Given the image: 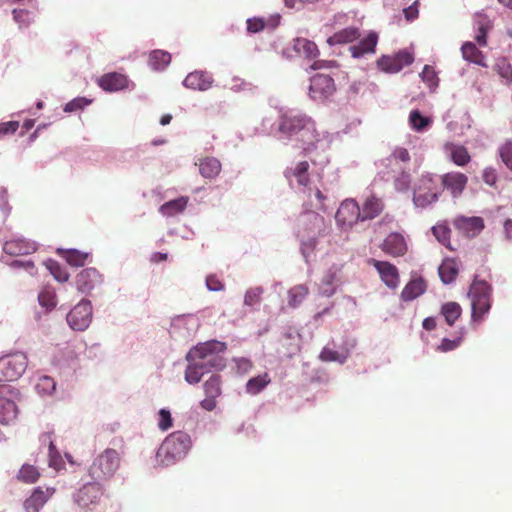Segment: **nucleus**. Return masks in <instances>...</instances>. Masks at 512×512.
Returning <instances> with one entry per match:
<instances>
[{
	"mask_svg": "<svg viewBox=\"0 0 512 512\" xmlns=\"http://www.w3.org/2000/svg\"><path fill=\"white\" fill-rule=\"evenodd\" d=\"M275 136L284 144H293L301 148L313 164L325 166L329 163L327 155H317L325 152L332 142L329 132L316 131L314 121L306 114L296 110L282 112L276 122Z\"/></svg>",
	"mask_w": 512,
	"mask_h": 512,
	"instance_id": "nucleus-1",
	"label": "nucleus"
},
{
	"mask_svg": "<svg viewBox=\"0 0 512 512\" xmlns=\"http://www.w3.org/2000/svg\"><path fill=\"white\" fill-rule=\"evenodd\" d=\"M227 350V343L216 339L198 343L186 354L188 362L184 372V379L190 385L198 384L205 374L222 371L226 367L223 354Z\"/></svg>",
	"mask_w": 512,
	"mask_h": 512,
	"instance_id": "nucleus-2",
	"label": "nucleus"
},
{
	"mask_svg": "<svg viewBox=\"0 0 512 512\" xmlns=\"http://www.w3.org/2000/svg\"><path fill=\"white\" fill-rule=\"evenodd\" d=\"M379 34L375 30H369L362 36L357 26H347L334 32L326 40L334 54H343L344 48L353 59H363L376 52Z\"/></svg>",
	"mask_w": 512,
	"mask_h": 512,
	"instance_id": "nucleus-3",
	"label": "nucleus"
},
{
	"mask_svg": "<svg viewBox=\"0 0 512 512\" xmlns=\"http://www.w3.org/2000/svg\"><path fill=\"white\" fill-rule=\"evenodd\" d=\"M192 447L188 433L175 431L168 435L157 450L156 458L160 465L169 467L184 459Z\"/></svg>",
	"mask_w": 512,
	"mask_h": 512,
	"instance_id": "nucleus-4",
	"label": "nucleus"
},
{
	"mask_svg": "<svg viewBox=\"0 0 512 512\" xmlns=\"http://www.w3.org/2000/svg\"><path fill=\"white\" fill-rule=\"evenodd\" d=\"M121 458L119 453L112 448H106L95 455L88 467V475L92 480L105 482L111 480L120 467Z\"/></svg>",
	"mask_w": 512,
	"mask_h": 512,
	"instance_id": "nucleus-5",
	"label": "nucleus"
},
{
	"mask_svg": "<svg viewBox=\"0 0 512 512\" xmlns=\"http://www.w3.org/2000/svg\"><path fill=\"white\" fill-rule=\"evenodd\" d=\"M492 285L479 279L477 275L469 287L468 297L471 299V320L481 321L492 307Z\"/></svg>",
	"mask_w": 512,
	"mask_h": 512,
	"instance_id": "nucleus-6",
	"label": "nucleus"
},
{
	"mask_svg": "<svg viewBox=\"0 0 512 512\" xmlns=\"http://www.w3.org/2000/svg\"><path fill=\"white\" fill-rule=\"evenodd\" d=\"M442 193L440 176L427 173L423 175L413 191V203L416 208L425 209L437 202Z\"/></svg>",
	"mask_w": 512,
	"mask_h": 512,
	"instance_id": "nucleus-7",
	"label": "nucleus"
},
{
	"mask_svg": "<svg viewBox=\"0 0 512 512\" xmlns=\"http://www.w3.org/2000/svg\"><path fill=\"white\" fill-rule=\"evenodd\" d=\"M200 327V320L194 314H182L172 318L169 334L177 342L187 343L194 338Z\"/></svg>",
	"mask_w": 512,
	"mask_h": 512,
	"instance_id": "nucleus-8",
	"label": "nucleus"
},
{
	"mask_svg": "<svg viewBox=\"0 0 512 512\" xmlns=\"http://www.w3.org/2000/svg\"><path fill=\"white\" fill-rule=\"evenodd\" d=\"M28 357L17 351L0 357V379L5 382L18 380L27 370Z\"/></svg>",
	"mask_w": 512,
	"mask_h": 512,
	"instance_id": "nucleus-9",
	"label": "nucleus"
},
{
	"mask_svg": "<svg viewBox=\"0 0 512 512\" xmlns=\"http://www.w3.org/2000/svg\"><path fill=\"white\" fill-rule=\"evenodd\" d=\"M18 389L10 384L0 385V424L12 423L18 414L16 400L20 398Z\"/></svg>",
	"mask_w": 512,
	"mask_h": 512,
	"instance_id": "nucleus-10",
	"label": "nucleus"
},
{
	"mask_svg": "<svg viewBox=\"0 0 512 512\" xmlns=\"http://www.w3.org/2000/svg\"><path fill=\"white\" fill-rule=\"evenodd\" d=\"M336 92V85L334 79L324 73H317L310 78L308 87L309 98L317 103H325Z\"/></svg>",
	"mask_w": 512,
	"mask_h": 512,
	"instance_id": "nucleus-11",
	"label": "nucleus"
},
{
	"mask_svg": "<svg viewBox=\"0 0 512 512\" xmlns=\"http://www.w3.org/2000/svg\"><path fill=\"white\" fill-rule=\"evenodd\" d=\"M93 309L89 299H81L67 314L68 326L76 332L87 330L92 322Z\"/></svg>",
	"mask_w": 512,
	"mask_h": 512,
	"instance_id": "nucleus-12",
	"label": "nucleus"
},
{
	"mask_svg": "<svg viewBox=\"0 0 512 512\" xmlns=\"http://www.w3.org/2000/svg\"><path fill=\"white\" fill-rule=\"evenodd\" d=\"M104 490L103 484L91 479L73 492L72 500L80 508H89L98 504Z\"/></svg>",
	"mask_w": 512,
	"mask_h": 512,
	"instance_id": "nucleus-13",
	"label": "nucleus"
},
{
	"mask_svg": "<svg viewBox=\"0 0 512 512\" xmlns=\"http://www.w3.org/2000/svg\"><path fill=\"white\" fill-rule=\"evenodd\" d=\"M298 237L305 235L317 239L326 232L325 219L314 211H308L300 215Z\"/></svg>",
	"mask_w": 512,
	"mask_h": 512,
	"instance_id": "nucleus-14",
	"label": "nucleus"
},
{
	"mask_svg": "<svg viewBox=\"0 0 512 512\" xmlns=\"http://www.w3.org/2000/svg\"><path fill=\"white\" fill-rule=\"evenodd\" d=\"M318 55L319 50L315 42L302 37L293 39L291 45L282 50V56L286 59L299 57L312 60Z\"/></svg>",
	"mask_w": 512,
	"mask_h": 512,
	"instance_id": "nucleus-15",
	"label": "nucleus"
},
{
	"mask_svg": "<svg viewBox=\"0 0 512 512\" xmlns=\"http://www.w3.org/2000/svg\"><path fill=\"white\" fill-rule=\"evenodd\" d=\"M414 61L413 54L407 49L399 50L393 56L382 55L377 60V67L386 73H398L405 66H409Z\"/></svg>",
	"mask_w": 512,
	"mask_h": 512,
	"instance_id": "nucleus-16",
	"label": "nucleus"
},
{
	"mask_svg": "<svg viewBox=\"0 0 512 512\" xmlns=\"http://www.w3.org/2000/svg\"><path fill=\"white\" fill-rule=\"evenodd\" d=\"M335 220L342 229L350 228L361 221V211L358 203L354 199L344 200L335 214Z\"/></svg>",
	"mask_w": 512,
	"mask_h": 512,
	"instance_id": "nucleus-17",
	"label": "nucleus"
},
{
	"mask_svg": "<svg viewBox=\"0 0 512 512\" xmlns=\"http://www.w3.org/2000/svg\"><path fill=\"white\" fill-rule=\"evenodd\" d=\"M103 282V275L94 267L82 269L75 277L77 291L85 295H90Z\"/></svg>",
	"mask_w": 512,
	"mask_h": 512,
	"instance_id": "nucleus-18",
	"label": "nucleus"
},
{
	"mask_svg": "<svg viewBox=\"0 0 512 512\" xmlns=\"http://www.w3.org/2000/svg\"><path fill=\"white\" fill-rule=\"evenodd\" d=\"M4 253L10 256L29 255L37 250L35 242L21 235H12L9 239H1Z\"/></svg>",
	"mask_w": 512,
	"mask_h": 512,
	"instance_id": "nucleus-19",
	"label": "nucleus"
},
{
	"mask_svg": "<svg viewBox=\"0 0 512 512\" xmlns=\"http://www.w3.org/2000/svg\"><path fill=\"white\" fill-rule=\"evenodd\" d=\"M369 263L376 269L381 281L389 289L395 290L399 286V271L394 264L376 259H370Z\"/></svg>",
	"mask_w": 512,
	"mask_h": 512,
	"instance_id": "nucleus-20",
	"label": "nucleus"
},
{
	"mask_svg": "<svg viewBox=\"0 0 512 512\" xmlns=\"http://www.w3.org/2000/svg\"><path fill=\"white\" fill-rule=\"evenodd\" d=\"M454 227L465 237L472 239L477 237L485 228L484 219L480 216H458L454 222Z\"/></svg>",
	"mask_w": 512,
	"mask_h": 512,
	"instance_id": "nucleus-21",
	"label": "nucleus"
},
{
	"mask_svg": "<svg viewBox=\"0 0 512 512\" xmlns=\"http://www.w3.org/2000/svg\"><path fill=\"white\" fill-rule=\"evenodd\" d=\"M97 83L100 88L107 92H118L125 89H134L135 85L129 80V78L118 72H110L102 75Z\"/></svg>",
	"mask_w": 512,
	"mask_h": 512,
	"instance_id": "nucleus-22",
	"label": "nucleus"
},
{
	"mask_svg": "<svg viewBox=\"0 0 512 512\" xmlns=\"http://www.w3.org/2000/svg\"><path fill=\"white\" fill-rule=\"evenodd\" d=\"M55 488L38 486L33 489L31 495L25 499L23 507L25 512H40L46 502L52 497Z\"/></svg>",
	"mask_w": 512,
	"mask_h": 512,
	"instance_id": "nucleus-23",
	"label": "nucleus"
},
{
	"mask_svg": "<svg viewBox=\"0 0 512 512\" xmlns=\"http://www.w3.org/2000/svg\"><path fill=\"white\" fill-rule=\"evenodd\" d=\"M342 265L333 264L324 274L319 287V293L322 296L330 297L335 294L337 287L341 283L340 273Z\"/></svg>",
	"mask_w": 512,
	"mask_h": 512,
	"instance_id": "nucleus-24",
	"label": "nucleus"
},
{
	"mask_svg": "<svg viewBox=\"0 0 512 512\" xmlns=\"http://www.w3.org/2000/svg\"><path fill=\"white\" fill-rule=\"evenodd\" d=\"M308 170V161H300L294 167H288L284 171V176L291 187L304 188L309 182Z\"/></svg>",
	"mask_w": 512,
	"mask_h": 512,
	"instance_id": "nucleus-25",
	"label": "nucleus"
},
{
	"mask_svg": "<svg viewBox=\"0 0 512 512\" xmlns=\"http://www.w3.org/2000/svg\"><path fill=\"white\" fill-rule=\"evenodd\" d=\"M213 82L214 79L210 72L195 70L185 77L183 85L192 90L207 91L212 87Z\"/></svg>",
	"mask_w": 512,
	"mask_h": 512,
	"instance_id": "nucleus-26",
	"label": "nucleus"
},
{
	"mask_svg": "<svg viewBox=\"0 0 512 512\" xmlns=\"http://www.w3.org/2000/svg\"><path fill=\"white\" fill-rule=\"evenodd\" d=\"M381 249L392 257H399L407 252V243L402 234L392 232L384 239Z\"/></svg>",
	"mask_w": 512,
	"mask_h": 512,
	"instance_id": "nucleus-27",
	"label": "nucleus"
},
{
	"mask_svg": "<svg viewBox=\"0 0 512 512\" xmlns=\"http://www.w3.org/2000/svg\"><path fill=\"white\" fill-rule=\"evenodd\" d=\"M467 180V176L463 173H447L440 177V185L442 190L446 188L451 191L453 197H458L462 194L467 184Z\"/></svg>",
	"mask_w": 512,
	"mask_h": 512,
	"instance_id": "nucleus-28",
	"label": "nucleus"
},
{
	"mask_svg": "<svg viewBox=\"0 0 512 512\" xmlns=\"http://www.w3.org/2000/svg\"><path fill=\"white\" fill-rule=\"evenodd\" d=\"M426 290V281L422 277L414 278L404 286L400 298L404 302H410L423 295Z\"/></svg>",
	"mask_w": 512,
	"mask_h": 512,
	"instance_id": "nucleus-29",
	"label": "nucleus"
},
{
	"mask_svg": "<svg viewBox=\"0 0 512 512\" xmlns=\"http://www.w3.org/2000/svg\"><path fill=\"white\" fill-rule=\"evenodd\" d=\"M198 166L200 175L208 180L217 178L222 170L221 162L213 156L200 158Z\"/></svg>",
	"mask_w": 512,
	"mask_h": 512,
	"instance_id": "nucleus-30",
	"label": "nucleus"
},
{
	"mask_svg": "<svg viewBox=\"0 0 512 512\" xmlns=\"http://www.w3.org/2000/svg\"><path fill=\"white\" fill-rule=\"evenodd\" d=\"M355 345V340H352L351 343L346 344L345 351L342 352L324 347L320 352L319 358L324 362H337L339 364H344L348 359L350 351L355 347Z\"/></svg>",
	"mask_w": 512,
	"mask_h": 512,
	"instance_id": "nucleus-31",
	"label": "nucleus"
},
{
	"mask_svg": "<svg viewBox=\"0 0 512 512\" xmlns=\"http://www.w3.org/2000/svg\"><path fill=\"white\" fill-rule=\"evenodd\" d=\"M189 198L180 196L176 199L169 200L159 207V212L165 217H173L181 214L187 207Z\"/></svg>",
	"mask_w": 512,
	"mask_h": 512,
	"instance_id": "nucleus-32",
	"label": "nucleus"
},
{
	"mask_svg": "<svg viewBox=\"0 0 512 512\" xmlns=\"http://www.w3.org/2000/svg\"><path fill=\"white\" fill-rule=\"evenodd\" d=\"M40 441L43 445H48L49 467L59 470L62 465V458L54 444V441L52 440V435L50 433H44L41 435Z\"/></svg>",
	"mask_w": 512,
	"mask_h": 512,
	"instance_id": "nucleus-33",
	"label": "nucleus"
},
{
	"mask_svg": "<svg viewBox=\"0 0 512 512\" xmlns=\"http://www.w3.org/2000/svg\"><path fill=\"white\" fill-rule=\"evenodd\" d=\"M461 52H462L463 58L466 61L471 62L476 65H479V66H482V67H486L485 56L476 47L475 43L470 42V41L463 43L462 47H461Z\"/></svg>",
	"mask_w": 512,
	"mask_h": 512,
	"instance_id": "nucleus-34",
	"label": "nucleus"
},
{
	"mask_svg": "<svg viewBox=\"0 0 512 512\" xmlns=\"http://www.w3.org/2000/svg\"><path fill=\"white\" fill-rule=\"evenodd\" d=\"M383 209V205L380 199L371 196L366 199L363 204L361 211V221L373 219L377 217Z\"/></svg>",
	"mask_w": 512,
	"mask_h": 512,
	"instance_id": "nucleus-35",
	"label": "nucleus"
},
{
	"mask_svg": "<svg viewBox=\"0 0 512 512\" xmlns=\"http://www.w3.org/2000/svg\"><path fill=\"white\" fill-rule=\"evenodd\" d=\"M57 383L51 376L41 375L35 384V390L41 397H51L56 392Z\"/></svg>",
	"mask_w": 512,
	"mask_h": 512,
	"instance_id": "nucleus-36",
	"label": "nucleus"
},
{
	"mask_svg": "<svg viewBox=\"0 0 512 512\" xmlns=\"http://www.w3.org/2000/svg\"><path fill=\"white\" fill-rule=\"evenodd\" d=\"M462 308L457 302H446L441 306L440 314L444 317L449 326H453L461 316Z\"/></svg>",
	"mask_w": 512,
	"mask_h": 512,
	"instance_id": "nucleus-37",
	"label": "nucleus"
},
{
	"mask_svg": "<svg viewBox=\"0 0 512 512\" xmlns=\"http://www.w3.org/2000/svg\"><path fill=\"white\" fill-rule=\"evenodd\" d=\"M271 382L268 373H263L250 378L246 383V392L250 395H257L262 392Z\"/></svg>",
	"mask_w": 512,
	"mask_h": 512,
	"instance_id": "nucleus-38",
	"label": "nucleus"
},
{
	"mask_svg": "<svg viewBox=\"0 0 512 512\" xmlns=\"http://www.w3.org/2000/svg\"><path fill=\"white\" fill-rule=\"evenodd\" d=\"M458 267L454 261H444L438 268V274L443 284L453 283L458 275Z\"/></svg>",
	"mask_w": 512,
	"mask_h": 512,
	"instance_id": "nucleus-39",
	"label": "nucleus"
},
{
	"mask_svg": "<svg viewBox=\"0 0 512 512\" xmlns=\"http://www.w3.org/2000/svg\"><path fill=\"white\" fill-rule=\"evenodd\" d=\"M171 61L170 53L163 50H153L149 55L148 64L153 70H164Z\"/></svg>",
	"mask_w": 512,
	"mask_h": 512,
	"instance_id": "nucleus-40",
	"label": "nucleus"
},
{
	"mask_svg": "<svg viewBox=\"0 0 512 512\" xmlns=\"http://www.w3.org/2000/svg\"><path fill=\"white\" fill-rule=\"evenodd\" d=\"M409 123L413 130L424 132L428 130L432 121L429 117L424 116L418 109H414L410 112Z\"/></svg>",
	"mask_w": 512,
	"mask_h": 512,
	"instance_id": "nucleus-41",
	"label": "nucleus"
},
{
	"mask_svg": "<svg viewBox=\"0 0 512 512\" xmlns=\"http://www.w3.org/2000/svg\"><path fill=\"white\" fill-rule=\"evenodd\" d=\"M431 232L437 241L450 250H454L450 243L451 229L445 223H438L431 227Z\"/></svg>",
	"mask_w": 512,
	"mask_h": 512,
	"instance_id": "nucleus-42",
	"label": "nucleus"
},
{
	"mask_svg": "<svg viewBox=\"0 0 512 512\" xmlns=\"http://www.w3.org/2000/svg\"><path fill=\"white\" fill-rule=\"evenodd\" d=\"M58 253H64L63 257L67 263L75 267L84 266L90 255L89 253H84L77 249H68L65 251L63 249H58Z\"/></svg>",
	"mask_w": 512,
	"mask_h": 512,
	"instance_id": "nucleus-43",
	"label": "nucleus"
},
{
	"mask_svg": "<svg viewBox=\"0 0 512 512\" xmlns=\"http://www.w3.org/2000/svg\"><path fill=\"white\" fill-rule=\"evenodd\" d=\"M45 266L56 281L60 283L68 281L69 273L58 261L48 259L45 261Z\"/></svg>",
	"mask_w": 512,
	"mask_h": 512,
	"instance_id": "nucleus-44",
	"label": "nucleus"
},
{
	"mask_svg": "<svg viewBox=\"0 0 512 512\" xmlns=\"http://www.w3.org/2000/svg\"><path fill=\"white\" fill-rule=\"evenodd\" d=\"M308 290L303 285H297L288 291V305L290 307H298L306 298Z\"/></svg>",
	"mask_w": 512,
	"mask_h": 512,
	"instance_id": "nucleus-45",
	"label": "nucleus"
},
{
	"mask_svg": "<svg viewBox=\"0 0 512 512\" xmlns=\"http://www.w3.org/2000/svg\"><path fill=\"white\" fill-rule=\"evenodd\" d=\"M40 476L39 471L33 465L23 464L17 474V479L28 484L35 483Z\"/></svg>",
	"mask_w": 512,
	"mask_h": 512,
	"instance_id": "nucleus-46",
	"label": "nucleus"
},
{
	"mask_svg": "<svg viewBox=\"0 0 512 512\" xmlns=\"http://www.w3.org/2000/svg\"><path fill=\"white\" fill-rule=\"evenodd\" d=\"M38 303L46 312L52 311L57 304L55 292L51 289H43L38 294Z\"/></svg>",
	"mask_w": 512,
	"mask_h": 512,
	"instance_id": "nucleus-47",
	"label": "nucleus"
},
{
	"mask_svg": "<svg viewBox=\"0 0 512 512\" xmlns=\"http://www.w3.org/2000/svg\"><path fill=\"white\" fill-rule=\"evenodd\" d=\"M13 20L19 25L20 28L28 27L35 17L33 11L27 9H13L12 10Z\"/></svg>",
	"mask_w": 512,
	"mask_h": 512,
	"instance_id": "nucleus-48",
	"label": "nucleus"
},
{
	"mask_svg": "<svg viewBox=\"0 0 512 512\" xmlns=\"http://www.w3.org/2000/svg\"><path fill=\"white\" fill-rule=\"evenodd\" d=\"M264 293V288L262 286L251 287L246 290L244 294V306L252 307L254 305H259L262 299V295Z\"/></svg>",
	"mask_w": 512,
	"mask_h": 512,
	"instance_id": "nucleus-49",
	"label": "nucleus"
},
{
	"mask_svg": "<svg viewBox=\"0 0 512 512\" xmlns=\"http://www.w3.org/2000/svg\"><path fill=\"white\" fill-rule=\"evenodd\" d=\"M221 377L218 374H212L204 383V391L206 396L217 398L221 394Z\"/></svg>",
	"mask_w": 512,
	"mask_h": 512,
	"instance_id": "nucleus-50",
	"label": "nucleus"
},
{
	"mask_svg": "<svg viewBox=\"0 0 512 512\" xmlns=\"http://www.w3.org/2000/svg\"><path fill=\"white\" fill-rule=\"evenodd\" d=\"M300 240V251L306 263L309 262V258L313 253L316 245L317 239L306 237L305 235H301L299 237Z\"/></svg>",
	"mask_w": 512,
	"mask_h": 512,
	"instance_id": "nucleus-51",
	"label": "nucleus"
},
{
	"mask_svg": "<svg viewBox=\"0 0 512 512\" xmlns=\"http://www.w3.org/2000/svg\"><path fill=\"white\" fill-rule=\"evenodd\" d=\"M451 160L458 166H464L470 161V155L464 146H453L451 149Z\"/></svg>",
	"mask_w": 512,
	"mask_h": 512,
	"instance_id": "nucleus-52",
	"label": "nucleus"
},
{
	"mask_svg": "<svg viewBox=\"0 0 512 512\" xmlns=\"http://www.w3.org/2000/svg\"><path fill=\"white\" fill-rule=\"evenodd\" d=\"M173 417L168 408H161L157 413V426L161 431H167L173 427Z\"/></svg>",
	"mask_w": 512,
	"mask_h": 512,
	"instance_id": "nucleus-53",
	"label": "nucleus"
},
{
	"mask_svg": "<svg viewBox=\"0 0 512 512\" xmlns=\"http://www.w3.org/2000/svg\"><path fill=\"white\" fill-rule=\"evenodd\" d=\"M498 155L504 165L512 171V142L506 141L498 148Z\"/></svg>",
	"mask_w": 512,
	"mask_h": 512,
	"instance_id": "nucleus-54",
	"label": "nucleus"
},
{
	"mask_svg": "<svg viewBox=\"0 0 512 512\" xmlns=\"http://www.w3.org/2000/svg\"><path fill=\"white\" fill-rule=\"evenodd\" d=\"M92 102L91 99L86 97H76L65 104L64 106V112L66 113H72L79 110H83L85 107L90 105Z\"/></svg>",
	"mask_w": 512,
	"mask_h": 512,
	"instance_id": "nucleus-55",
	"label": "nucleus"
},
{
	"mask_svg": "<svg viewBox=\"0 0 512 512\" xmlns=\"http://www.w3.org/2000/svg\"><path fill=\"white\" fill-rule=\"evenodd\" d=\"M246 31L248 34H256L263 31L267 23L263 17H251L246 20Z\"/></svg>",
	"mask_w": 512,
	"mask_h": 512,
	"instance_id": "nucleus-56",
	"label": "nucleus"
},
{
	"mask_svg": "<svg viewBox=\"0 0 512 512\" xmlns=\"http://www.w3.org/2000/svg\"><path fill=\"white\" fill-rule=\"evenodd\" d=\"M1 261L5 263L6 265L10 266L13 269H24L26 270L30 275L35 274V265L34 262L31 260H12V261H6L4 258H1Z\"/></svg>",
	"mask_w": 512,
	"mask_h": 512,
	"instance_id": "nucleus-57",
	"label": "nucleus"
},
{
	"mask_svg": "<svg viewBox=\"0 0 512 512\" xmlns=\"http://www.w3.org/2000/svg\"><path fill=\"white\" fill-rule=\"evenodd\" d=\"M464 333H465V329L461 328L460 336H458L457 338H455V339H449L446 337L443 338L440 345L437 347V349L441 352H449V351L456 349L460 345Z\"/></svg>",
	"mask_w": 512,
	"mask_h": 512,
	"instance_id": "nucleus-58",
	"label": "nucleus"
},
{
	"mask_svg": "<svg viewBox=\"0 0 512 512\" xmlns=\"http://www.w3.org/2000/svg\"><path fill=\"white\" fill-rule=\"evenodd\" d=\"M420 77L430 88L438 86V77L432 66L425 65L420 73Z\"/></svg>",
	"mask_w": 512,
	"mask_h": 512,
	"instance_id": "nucleus-59",
	"label": "nucleus"
},
{
	"mask_svg": "<svg viewBox=\"0 0 512 512\" xmlns=\"http://www.w3.org/2000/svg\"><path fill=\"white\" fill-rule=\"evenodd\" d=\"M11 212V207L8 203V192L6 188L0 187V218L4 222Z\"/></svg>",
	"mask_w": 512,
	"mask_h": 512,
	"instance_id": "nucleus-60",
	"label": "nucleus"
},
{
	"mask_svg": "<svg viewBox=\"0 0 512 512\" xmlns=\"http://www.w3.org/2000/svg\"><path fill=\"white\" fill-rule=\"evenodd\" d=\"M205 286L211 292H220L225 289L223 281L216 274L206 276Z\"/></svg>",
	"mask_w": 512,
	"mask_h": 512,
	"instance_id": "nucleus-61",
	"label": "nucleus"
},
{
	"mask_svg": "<svg viewBox=\"0 0 512 512\" xmlns=\"http://www.w3.org/2000/svg\"><path fill=\"white\" fill-rule=\"evenodd\" d=\"M411 175L408 172H402L394 180L395 189L399 192L407 191L410 187Z\"/></svg>",
	"mask_w": 512,
	"mask_h": 512,
	"instance_id": "nucleus-62",
	"label": "nucleus"
},
{
	"mask_svg": "<svg viewBox=\"0 0 512 512\" xmlns=\"http://www.w3.org/2000/svg\"><path fill=\"white\" fill-rule=\"evenodd\" d=\"M482 179L487 185L491 187L495 186L498 179L496 169L493 167H486L483 170Z\"/></svg>",
	"mask_w": 512,
	"mask_h": 512,
	"instance_id": "nucleus-63",
	"label": "nucleus"
},
{
	"mask_svg": "<svg viewBox=\"0 0 512 512\" xmlns=\"http://www.w3.org/2000/svg\"><path fill=\"white\" fill-rule=\"evenodd\" d=\"M492 24L490 19L483 12H477L474 16V28H491Z\"/></svg>",
	"mask_w": 512,
	"mask_h": 512,
	"instance_id": "nucleus-64",
	"label": "nucleus"
}]
</instances>
